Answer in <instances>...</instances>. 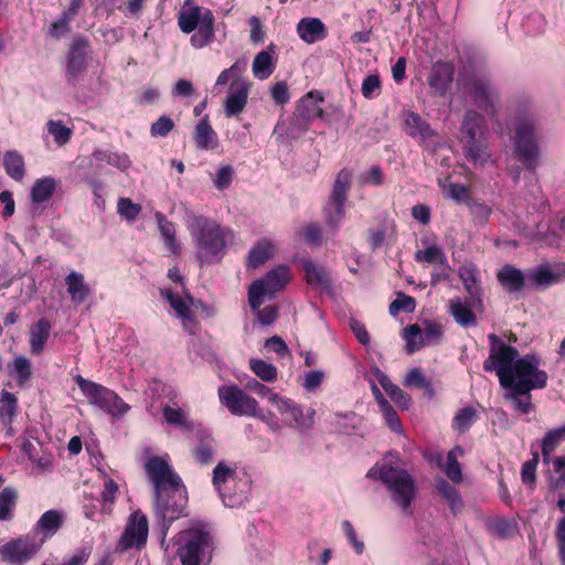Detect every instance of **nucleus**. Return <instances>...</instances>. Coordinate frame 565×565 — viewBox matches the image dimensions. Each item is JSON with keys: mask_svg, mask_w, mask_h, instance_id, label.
Returning <instances> with one entry per match:
<instances>
[{"mask_svg": "<svg viewBox=\"0 0 565 565\" xmlns=\"http://www.w3.org/2000/svg\"><path fill=\"white\" fill-rule=\"evenodd\" d=\"M174 128V121L168 116H161L151 125L152 137H166Z\"/></svg>", "mask_w": 565, "mask_h": 565, "instance_id": "obj_63", "label": "nucleus"}, {"mask_svg": "<svg viewBox=\"0 0 565 565\" xmlns=\"http://www.w3.org/2000/svg\"><path fill=\"white\" fill-rule=\"evenodd\" d=\"M275 254V246L266 238L259 241L249 252L247 264L252 268H257L270 259Z\"/></svg>", "mask_w": 565, "mask_h": 565, "instance_id": "obj_33", "label": "nucleus"}, {"mask_svg": "<svg viewBox=\"0 0 565 565\" xmlns=\"http://www.w3.org/2000/svg\"><path fill=\"white\" fill-rule=\"evenodd\" d=\"M565 438V426L550 430L542 441V454L546 459L557 447V445Z\"/></svg>", "mask_w": 565, "mask_h": 565, "instance_id": "obj_55", "label": "nucleus"}, {"mask_svg": "<svg viewBox=\"0 0 565 565\" xmlns=\"http://www.w3.org/2000/svg\"><path fill=\"white\" fill-rule=\"evenodd\" d=\"M455 66L450 62L438 61L433 64L427 83L433 94L444 97L454 81Z\"/></svg>", "mask_w": 565, "mask_h": 565, "instance_id": "obj_17", "label": "nucleus"}, {"mask_svg": "<svg viewBox=\"0 0 565 565\" xmlns=\"http://www.w3.org/2000/svg\"><path fill=\"white\" fill-rule=\"evenodd\" d=\"M351 188V173L343 169L341 170L333 183L330 203L324 209L327 222L337 226L344 215V202L347 201L348 192Z\"/></svg>", "mask_w": 565, "mask_h": 565, "instance_id": "obj_14", "label": "nucleus"}, {"mask_svg": "<svg viewBox=\"0 0 565 565\" xmlns=\"http://www.w3.org/2000/svg\"><path fill=\"white\" fill-rule=\"evenodd\" d=\"M403 337L406 341L405 351L408 354H413L425 347L422 327L419 324H409L404 328Z\"/></svg>", "mask_w": 565, "mask_h": 565, "instance_id": "obj_43", "label": "nucleus"}, {"mask_svg": "<svg viewBox=\"0 0 565 565\" xmlns=\"http://www.w3.org/2000/svg\"><path fill=\"white\" fill-rule=\"evenodd\" d=\"M457 85L465 89L487 114H497L499 94L488 78L476 75L460 76Z\"/></svg>", "mask_w": 565, "mask_h": 565, "instance_id": "obj_9", "label": "nucleus"}, {"mask_svg": "<svg viewBox=\"0 0 565 565\" xmlns=\"http://www.w3.org/2000/svg\"><path fill=\"white\" fill-rule=\"evenodd\" d=\"M117 211L127 221H135L141 212V205L134 203L128 198H120L117 203Z\"/></svg>", "mask_w": 565, "mask_h": 565, "instance_id": "obj_59", "label": "nucleus"}, {"mask_svg": "<svg viewBox=\"0 0 565 565\" xmlns=\"http://www.w3.org/2000/svg\"><path fill=\"white\" fill-rule=\"evenodd\" d=\"M3 167L9 177L15 181H22L25 174L23 157L15 150H9L3 154Z\"/></svg>", "mask_w": 565, "mask_h": 565, "instance_id": "obj_35", "label": "nucleus"}, {"mask_svg": "<svg viewBox=\"0 0 565 565\" xmlns=\"http://www.w3.org/2000/svg\"><path fill=\"white\" fill-rule=\"evenodd\" d=\"M201 8L186 1L183 9L179 12L178 23L182 32H193L202 19Z\"/></svg>", "mask_w": 565, "mask_h": 565, "instance_id": "obj_30", "label": "nucleus"}, {"mask_svg": "<svg viewBox=\"0 0 565 565\" xmlns=\"http://www.w3.org/2000/svg\"><path fill=\"white\" fill-rule=\"evenodd\" d=\"M289 281V269L278 266L267 273L263 279L255 280L248 289V303L252 309H258L264 302L263 297L273 296L280 291Z\"/></svg>", "mask_w": 565, "mask_h": 565, "instance_id": "obj_10", "label": "nucleus"}, {"mask_svg": "<svg viewBox=\"0 0 565 565\" xmlns=\"http://www.w3.org/2000/svg\"><path fill=\"white\" fill-rule=\"evenodd\" d=\"M466 158L475 164L484 166L491 159L486 136L461 140Z\"/></svg>", "mask_w": 565, "mask_h": 565, "instance_id": "obj_20", "label": "nucleus"}, {"mask_svg": "<svg viewBox=\"0 0 565 565\" xmlns=\"http://www.w3.org/2000/svg\"><path fill=\"white\" fill-rule=\"evenodd\" d=\"M303 270L306 273V279L309 284H315L324 288L331 286L329 274L323 267L310 260H305Z\"/></svg>", "mask_w": 565, "mask_h": 565, "instance_id": "obj_40", "label": "nucleus"}, {"mask_svg": "<svg viewBox=\"0 0 565 565\" xmlns=\"http://www.w3.org/2000/svg\"><path fill=\"white\" fill-rule=\"evenodd\" d=\"M186 226L195 243L200 266L220 263L226 254L231 231L211 218L194 214L188 216Z\"/></svg>", "mask_w": 565, "mask_h": 565, "instance_id": "obj_1", "label": "nucleus"}, {"mask_svg": "<svg viewBox=\"0 0 565 565\" xmlns=\"http://www.w3.org/2000/svg\"><path fill=\"white\" fill-rule=\"evenodd\" d=\"M9 373L18 377V384L23 385L32 377L31 361L25 356H17L11 364L8 365Z\"/></svg>", "mask_w": 565, "mask_h": 565, "instance_id": "obj_45", "label": "nucleus"}, {"mask_svg": "<svg viewBox=\"0 0 565 565\" xmlns=\"http://www.w3.org/2000/svg\"><path fill=\"white\" fill-rule=\"evenodd\" d=\"M64 521L65 514L63 511L49 510L38 520L33 535H36L38 540H43L44 544L47 539L54 536L62 529Z\"/></svg>", "mask_w": 565, "mask_h": 565, "instance_id": "obj_19", "label": "nucleus"}, {"mask_svg": "<svg viewBox=\"0 0 565 565\" xmlns=\"http://www.w3.org/2000/svg\"><path fill=\"white\" fill-rule=\"evenodd\" d=\"M379 382L385 393L391 399L401 408L408 409L411 405V397L402 388L395 385L386 375H382Z\"/></svg>", "mask_w": 565, "mask_h": 565, "instance_id": "obj_37", "label": "nucleus"}, {"mask_svg": "<svg viewBox=\"0 0 565 565\" xmlns=\"http://www.w3.org/2000/svg\"><path fill=\"white\" fill-rule=\"evenodd\" d=\"M297 32L301 40L312 44L327 36V29L318 18H303L297 25Z\"/></svg>", "mask_w": 565, "mask_h": 565, "instance_id": "obj_24", "label": "nucleus"}, {"mask_svg": "<svg viewBox=\"0 0 565 565\" xmlns=\"http://www.w3.org/2000/svg\"><path fill=\"white\" fill-rule=\"evenodd\" d=\"M514 154L526 170L534 171L539 163L541 151L535 138L533 119L518 120L513 138Z\"/></svg>", "mask_w": 565, "mask_h": 565, "instance_id": "obj_5", "label": "nucleus"}, {"mask_svg": "<svg viewBox=\"0 0 565 565\" xmlns=\"http://www.w3.org/2000/svg\"><path fill=\"white\" fill-rule=\"evenodd\" d=\"M218 398L228 412L236 416L262 417L258 402L237 385H222Z\"/></svg>", "mask_w": 565, "mask_h": 565, "instance_id": "obj_11", "label": "nucleus"}, {"mask_svg": "<svg viewBox=\"0 0 565 565\" xmlns=\"http://www.w3.org/2000/svg\"><path fill=\"white\" fill-rule=\"evenodd\" d=\"M416 308V301L413 297L399 292L395 300L390 305V313L396 316L401 311L413 312Z\"/></svg>", "mask_w": 565, "mask_h": 565, "instance_id": "obj_57", "label": "nucleus"}, {"mask_svg": "<svg viewBox=\"0 0 565 565\" xmlns=\"http://www.w3.org/2000/svg\"><path fill=\"white\" fill-rule=\"evenodd\" d=\"M415 259L420 263H427V264H439L445 265L446 264V255L444 250L437 246L431 245L423 250H417L415 253Z\"/></svg>", "mask_w": 565, "mask_h": 565, "instance_id": "obj_52", "label": "nucleus"}, {"mask_svg": "<svg viewBox=\"0 0 565 565\" xmlns=\"http://www.w3.org/2000/svg\"><path fill=\"white\" fill-rule=\"evenodd\" d=\"M555 537L557 541L558 556L562 565H565V515L557 522L555 530Z\"/></svg>", "mask_w": 565, "mask_h": 565, "instance_id": "obj_64", "label": "nucleus"}, {"mask_svg": "<svg viewBox=\"0 0 565 565\" xmlns=\"http://www.w3.org/2000/svg\"><path fill=\"white\" fill-rule=\"evenodd\" d=\"M156 220L158 222L160 233L164 239L166 246L171 250L172 254H177L180 247L175 239L174 225L169 222L167 217L160 212L156 213Z\"/></svg>", "mask_w": 565, "mask_h": 565, "instance_id": "obj_41", "label": "nucleus"}, {"mask_svg": "<svg viewBox=\"0 0 565 565\" xmlns=\"http://www.w3.org/2000/svg\"><path fill=\"white\" fill-rule=\"evenodd\" d=\"M422 332L425 341V345L437 344L443 335V327L429 320L423 322Z\"/></svg>", "mask_w": 565, "mask_h": 565, "instance_id": "obj_58", "label": "nucleus"}, {"mask_svg": "<svg viewBox=\"0 0 565 565\" xmlns=\"http://www.w3.org/2000/svg\"><path fill=\"white\" fill-rule=\"evenodd\" d=\"M486 136L484 116L476 110L469 109L465 113L460 125V141Z\"/></svg>", "mask_w": 565, "mask_h": 565, "instance_id": "obj_21", "label": "nucleus"}, {"mask_svg": "<svg viewBox=\"0 0 565 565\" xmlns=\"http://www.w3.org/2000/svg\"><path fill=\"white\" fill-rule=\"evenodd\" d=\"M198 31L191 36V43L195 47H203L214 36V18L210 11H205L198 24Z\"/></svg>", "mask_w": 565, "mask_h": 565, "instance_id": "obj_29", "label": "nucleus"}, {"mask_svg": "<svg viewBox=\"0 0 565 565\" xmlns=\"http://www.w3.org/2000/svg\"><path fill=\"white\" fill-rule=\"evenodd\" d=\"M467 205L469 207L475 225L484 226L488 224L493 212L490 205L477 200L469 201Z\"/></svg>", "mask_w": 565, "mask_h": 565, "instance_id": "obj_48", "label": "nucleus"}, {"mask_svg": "<svg viewBox=\"0 0 565 565\" xmlns=\"http://www.w3.org/2000/svg\"><path fill=\"white\" fill-rule=\"evenodd\" d=\"M275 65L271 55L267 51L259 52L253 61V74L259 79L268 78L274 72Z\"/></svg>", "mask_w": 565, "mask_h": 565, "instance_id": "obj_44", "label": "nucleus"}, {"mask_svg": "<svg viewBox=\"0 0 565 565\" xmlns=\"http://www.w3.org/2000/svg\"><path fill=\"white\" fill-rule=\"evenodd\" d=\"M56 182L53 178H43L35 181L31 190V199L34 203L47 201L54 193Z\"/></svg>", "mask_w": 565, "mask_h": 565, "instance_id": "obj_39", "label": "nucleus"}, {"mask_svg": "<svg viewBox=\"0 0 565 565\" xmlns=\"http://www.w3.org/2000/svg\"><path fill=\"white\" fill-rule=\"evenodd\" d=\"M321 102L322 98L316 97L313 93L307 94L301 99L300 105L298 107L300 116H302L307 120L320 117L322 114V109L319 104Z\"/></svg>", "mask_w": 565, "mask_h": 565, "instance_id": "obj_46", "label": "nucleus"}, {"mask_svg": "<svg viewBox=\"0 0 565 565\" xmlns=\"http://www.w3.org/2000/svg\"><path fill=\"white\" fill-rule=\"evenodd\" d=\"M148 531L147 516L140 510L132 512L118 541L117 550L125 552L132 547H143L147 542Z\"/></svg>", "mask_w": 565, "mask_h": 565, "instance_id": "obj_15", "label": "nucleus"}, {"mask_svg": "<svg viewBox=\"0 0 565 565\" xmlns=\"http://www.w3.org/2000/svg\"><path fill=\"white\" fill-rule=\"evenodd\" d=\"M529 280L537 286H550L558 280V276L550 268L541 266L531 271L527 276Z\"/></svg>", "mask_w": 565, "mask_h": 565, "instance_id": "obj_56", "label": "nucleus"}, {"mask_svg": "<svg viewBox=\"0 0 565 565\" xmlns=\"http://www.w3.org/2000/svg\"><path fill=\"white\" fill-rule=\"evenodd\" d=\"M491 527L494 534L498 535L500 539L512 537L518 531L516 523L508 519L495 520L491 524Z\"/></svg>", "mask_w": 565, "mask_h": 565, "instance_id": "obj_61", "label": "nucleus"}, {"mask_svg": "<svg viewBox=\"0 0 565 565\" xmlns=\"http://www.w3.org/2000/svg\"><path fill=\"white\" fill-rule=\"evenodd\" d=\"M463 450L461 447L456 446L447 455V463L444 466L446 476L455 483L462 481V472L460 463L458 462V456H462Z\"/></svg>", "mask_w": 565, "mask_h": 565, "instance_id": "obj_42", "label": "nucleus"}, {"mask_svg": "<svg viewBox=\"0 0 565 565\" xmlns=\"http://www.w3.org/2000/svg\"><path fill=\"white\" fill-rule=\"evenodd\" d=\"M269 402L277 407L281 415L299 428H310L313 425L315 409L309 408L305 415L302 409L289 399L279 395H270Z\"/></svg>", "mask_w": 565, "mask_h": 565, "instance_id": "obj_16", "label": "nucleus"}, {"mask_svg": "<svg viewBox=\"0 0 565 565\" xmlns=\"http://www.w3.org/2000/svg\"><path fill=\"white\" fill-rule=\"evenodd\" d=\"M249 365L255 375L265 382H274L277 377V369L271 363L252 359Z\"/></svg>", "mask_w": 565, "mask_h": 565, "instance_id": "obj_53", "label": "nucleus"}, {"mask_svg": "<svg viewBox=\"0 0 565 565\" xmlns=\"http://www.w3.org/2000/svg\"><path fill=\"white\" fill-rule=\"evenodd\" d=\"M478 417L477 409L472 406H467L460 409L452 423L454 429L459 431L460 434H463L469 430L471 425L476 422Z\"/></svg>", "mask_w": 565, "mask_h": 565, "instance_id": "obj_49", "label": "nucleus"}, {"mask_svg": "<svg viewBox=\"0 0 565 565\" xmlns=\"http://www.w3.org/2000/svg\"><path fill=\"white\" fill-rule=\"evenodd\" d=\"M445 195L448 199H451L458 203H466L468 204L470 199L469 189L462 184L451 183L448 185Z\"/></svg>", "mask_w": 565, "mask_h": 565, "instance_id": "obj_62", "label": "nucleus"}, {"mask_svg": "<svg viewBox=\"0 0 565 565\" xmlns=\"http://www.w3.org/2000/svg\"><path fill=\"white\" fill-rule=\"evenodd\" d=\"M498 281L508 292H516L524 288L525 276L513 265H504L497 274Z\"/></svg>", "mask_w": 565, "mask_h": 565, "instance_id": "obj_25", "label": "nucleus"}, {"mask_svg": "<svg viewBox=\"0 0 565 565\" xmlns=\"http://www.w3.org/2000/svg\"><path fill=\"white\" fill-rule=\"evenodd\" d=\"M67 292L74 303H83L89 296L90 290L84 280V276L77 271H72L65 278Z\"/></svg>", "mask_w": 565, "mask_h": 565, "instance_id": "obj_27", "label": "nucleus"}, {"mask_svg": "<svg viewBox=\"0 0 565 565\" xmlns=\"http://www.w3.org/2000/svg\"><path fill=\"white\" fill-rule=\"evenodd\" d=\"M436 487L440 495L448 503L452 513H459L463 508V501L459 491L444 479L438 480Z\"/></svg>", "mask_w": 565, "mask_h": 565, "instance_id": "obj_36", "label": "nucleus"}, {"mask_svg": "<svg viewBox=\"0 0 565 565\" xmlns=\"http://www.w3.org/2000/svg\"><path fill=\"white\" fill-rule=\"evenodd\" d=\"M459 277L463 286L472 299H479L481 295V287L478 282L476 270L469 267H462L459 270Z\"/></svg>", "mask_w": 565, "mask_h": 565, "instance_id": "obj_50", "label": "nucleus"}, {"mask_svg": "<svg viewBox=\"0 0 565 565\" xmlns=\"http://www.w3.org/2000/svg\"><path fill=\"white\" fill-rule=\"evenodd\" d=\"M404 121L407 134L413 138L426 140L434 136V130L430 128L429 124L415 113L411 111L405 114Z\"/></svg>", "mask_w": 565, "mask_h": 565, "instance_id": "obj_31", "label": "nucleus"}, {"mask_svg": "<svg viewBox=\"0 0 565 565\" xmlns=\"http://www.w3.org/2000/svg\"><path fill=\"white\" fill-rule=\"evenodd\" d=\"M450 313L462 327H469L476 324V316L471 309L462 302L460 298L451 299L449 302Z\"/></svg>", "mask_w": 565, "mask_h": 565, "instance_id": "obj_38", "label": "nucleus"}, {"mask_svg": "<svg viewBox=\"0 0 565 565\" xmlns=\"http://www.w3.org/2000/svg\"><path fill=\"white\" fill-rule=\"evenodd\" d=\"M490 341V355L483 363L487 372L495 371L500 385L508 387L511 383V369L514 361L518 360L519 351L505 344L498 335L491 333L488 337Z\"/></svg>", "mask_w": 565, "mask_h": 565, "instance_id": "obj_7", "label": "nucleus"}, {"mask_svg": "<svg viewBox=\"0 0 565 565\" xmlns=\"http://www.w3.org/2000/svg\"><path fill=\"white\" fill-rule=\"evenodd\" d=\"M213 439L210 435L205 434L200 444L194 448L193 456L201 465H207L213 458Z\"/></svg>", "mask_w": 565, "mask_h": 565, "instance_id": "obj_54", "label": "nucleus"}, {"mask_svg": "<svg viewBox=\"0 0 565 565\" xmlns=\"http://www.w3.org/2000/svg\"><path fill=\"white\" fill-rule=\"evenodd\" d=\"M42 546L43 540H38L36 535H21L0 546V555L7 563L23 565L32 559Z\"/></svg>", "mask_w": 565, "mask_h": 565, "instance_id": "obj_13", "label": "nucleus"}, {"mask_svg": "<svg viewBox=\"0 0 565 565\" xmlns=\"http://www.w3.org/2000/svg\"><path fill=\"white\" fill-rule=\"evenodd\" d=\"M370 478H379L391 493L392 500L402 509V511L412 515V503L416 495L415 481L404 469L391 466H382L379 469L372 468L367 472Z\"/></svg>", "mask_w": 565, "mask_h": 565, "instance_id": "obj_2", "label": "nucleus"}, {"mask_svg": "<svg viewBox=\"0 0 565 565\" xmlns=\"http://www.w3.org/2000/svg\"><path fill=\"white\" fill-rule=\"evenodd\" d=\"M18 399L15 395L8 391H2L0 395V423L8 428V435H13L11 424L17 416Z\"/></svg>", "mask_w": 565, "mask_h": 565, "instance_id": "obj_26", "label": "nucleus"}, {"mask_svg": "<svg viewBox=\"0 0 565 565\" xmlns=\"http://www.w3.org/2000/svg\"><path fill=\"white\" fill-rule=\"evenodd\" d=\"M18 499L19 492L14 487H6L0 491V522L13 518Z\"/></svg>", "mask_w": 565, "mask_h": 565, "instance_id": "obj_34", "label": "nucleus"}, {"mask_svg": "<svg viewBox=\"0 0 565 565\" xmlns=\"http://www.w3.org/2000/svg\"><path fill=\"white\" fill-rule=\"evenodd\" d=\"M186 495L184 487L154 495V514L166 533L172 522L185 515Z\"/></svg>", "mask_w": 565, "mask_h": 565, "instance_id": "obj_8", "label": "nucleus"}, {"mask_svg": "<svg viewBox=\"0 0 565 565\" xmlns=\"http://www.w3.org/2000/svg\"><path fill=\"white\" fill-rule=\"evenodd\" d=\"M88 42L82 38L72 43L67 61V79H74L85 68V56Z\"/></svg>", "mask_w": 565, "mask_h": 565, "instance_id": "obj_22", "label": "nucleus"}, {"mask_svg": "<svg viewBox=\"0 0 565 565\" xmlns=\"http://www.w3.org/2000/svg\"><path fill=\"white\" fill-rule=\"evenodd\" d=\"M541 361L534 354L518 359L511 369V383L507 388L516 394L527 395L532 390L543 388L547 383V374L540 370Z\"/></svg>", "mask_w": 565, "mask_h": 565, "instance_id": "obj_3", "label": "nucleus"}, {"mask_svg": "<svg viewBox=\"0 0 565 565\" xmlns=\"http://www.w3.org/2000/svg\"><path fill=\"white\" fill-rule=\"evenodd\" d=\"M145 470L153 487L154 495L183 487L181 478L172 470L167 460L161 457H150L145 463Z\"/></svg>", "mask_w": 565, "mask_h": 565, "instance_id": "obj_12", "label": "nucleus"}, {"mask_svg": "<svg viewBox=\"0 0 565 565\" xmlns=\"http://www.w3.org/2000/svg\"><path fill=\"white\" fill-rule=\"evenodd\" d=\"M82 393L88 402L98 406L114 417H121L130 406L125 403L114 391L102 386L98 383L84 379L82 375L74 377Z\"/></svg>", "mask_w": 565, "mask_h": 565, "instance_id": "obj_6", "label": "nucleus"}, {"mask_svg": "<svg viewBox=\"0 0 565 565\" xmlns=\"http://www.w3.org/2000/svg\"><path fill=\"white\" fill-rule=\"evenodd\" d=\"M213 546L211 534L202 529H190L180 534L178 555L182 565H200L210 561Z\"/></svg>", "mask_w": 565, "mask_h": 565, "instance_id": "obj_4", "label": "nucleus"}, {"mask_svg": "<svg viewBox=\"0 0 565 565\" xmlns=\"http://www.w3.org/2000/svg\"><path fill=\"white\" fill-rule=\"evenodd\" d=\"M162 413L164 420L168 424L179 426L188 431L193 429V423L188 419V416L183 409L164 405Z\"/></svg>", "mask_w": 565, "mask_h": 565, "instance_id": "obj_47", "label": "nucleus"}, {"mask_svg": "<svg viewBox=\"0 0 565 565\" xmlns=\"http://www.w3.org/2000/svg\"><path fill=\"white\" fill-rule=\"evenodd\" d=\"M236 475L235 468H231L228 465H226L224 461H220L214 470H213V486L216 488L218 493L224 497V493L222 491L223 484H225L230 479H233Z\"/></svg>", "mask_w": 565, "mask_h": 565, "instance_id": "obj_51", "label": "nucleus"}, {"mask_svg": "<svg viewBox=\"0 0 565 565\" xmlns=\"http://www.w3.org/2000/svg\"><path fill=\"white\" fill-rule=\"evenodd\" d=\"M47 130L53 136L54 141L60 146L65 145L72 135V130L62 125L61 121L50 120L47 122Z\"/></svg>", "mask_w": 565, "mask_h": 565, "instance_id": "obj_60", "label": "nucleus"}, {"mask_svg": "<svg viewBox=\"0 0 565 565\" xmlns=\"http://www.w3.org/2000/svg\"><path fill=\"white\" fill-rule=\"evenodd\" d=\"M160 294L163 298H166L171 308L180 318H182L184 321L193 320L190 309L193 305V298L190 295L186 294L185 298H182L169 289H161Z\"/></svg>", "mask_w": 565, "mask_h": 565, "instance_id": "obj_28", "label": "nucleus"}, {"mask_svg": "<svg viewBox=\"0 0 565 565\" xmlns=\"http://www.w3.org/2000/svg\"><path fill=\"white\" fill-rule=\"evenodd\" d=\"M250 83L244 79H235L231 84V90L224 102V111L226 117L241 114L248 99Z\"/></svg>", "mask_w": 565, "mask_h": 565, "instance_id": "obj_18", "label": "nucleus"}, {"mask_svg": "<svg viewBox=\"0 0 565 565\" xmlns=\"http://www.w3.org/2000/svg\"><path fill=\"white\" fill-rule=\"evenodd\" d=\"M194 140L200 149H214L217 147L216 134L210 126L207 118H202L195 126Z\"/></svg>", "mask_w": 565, "mask_h": 565, "instance_id": "obj_32", "label": "nucleus"}, {"mask_svg": "<svg viewBox=\"0 0 565 565\" xmlns=\"http://www.w3.org/2000/svg\"><path fill=\"white\" fill-rule=\"evenodd\" d=\"M52 330V323L41 318L30 327V351L33 355H40L46 345Z\"/></svg>", "mask_w": 565, "mask_h": 565, "instance_id": "obj_23", "label": "nucleus"}]
</instances>
